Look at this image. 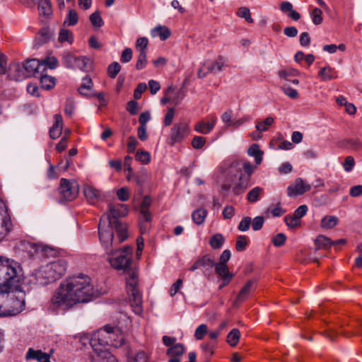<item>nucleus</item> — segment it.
<instances>
[{"mask_svg":"<svg viewBox=\"0 0 362 362\" xmlns=\"http://www.w3.org/2000/svg\"><path fill=\"white\" fill-rule=\"evenodd\" d=\"M132 177L134 179L137 185L143 187L148 180V173L146 169H142L139 173L132 174Z\"/></svg>","mask_w":362,"mask_h":362,"instance_id":"e433bc0d","label":"nucleus"},{"mask_svg":"<svg viewBox=\"0 0 362 362\" xmlns=\"http://www.w3.org/2000/svg\"><path fill=\"white\" fill-rule=\"evenodd\" d=\"M286 224L289 228H295L300 224V221L293 215L292 216H287L284 218Z\"/></svg>","mask_w":362,"mask_h":362,"instance_id":"052dcab7","label":"nucleus"},{"mask_svg":"<svg viewBox=\"0 0 362 362\" xmlns=\"http://www.w3.org/2000/svg\"><path fill=\"white\" fill-rule=\"evenodd\" d=\"M283 92L292 99H296L298 98V93L296 89L292 88L288 84H284L281 87Z\"/></svg>","mask_w":362,"mask_h":362,"instance_id":"864d4df0","label":"nucleus"},{"mask_svg":"<svg viewBox=\"0 0 362 362\" xmlns=\"http://www.w3.org/2000/svg\"><path fill=\"white\" fill-rule=\"evenodd\" d=\"M208 328L207 326L204 324L200 325L195 330L194 337L197 340H201L203 339L204 336L207 333Z\"/></svg>","mask_w":362,"mask_h":362,"instance_id":"4d7b16f0","label":"nucleus"},{"mask_svg":"<svg viewBox=\"0 0 362 362\" xmlns=\"http://www.w3.org/2000/svg\"><path fill=\"white\" fill-rule=\"evenodd\" d=\"M132 58V50L131 48H125L121 55L120 60L122 63L129 62Z\"/></svg>","mask_w":362,"mask_h":362,"instance_id":"69168bd1","label":"nucleus"},{"mask_svg":"<svg viewBox=\"0 0 362 362\" xmlns=\"http://www.w3.org/2000/svg\"><path fill=\"white\" fill-rule=\"evenodd\" d=\"M274 118L272 117H267L263 122H259L256 124V129L259 132H265L268 129V126H271L274 123Z\"/></svg>","mask_w":362,"mask_h":362,"instance_id":"a18cd8bd","label":"nucleus"},{"mask_svg":"<svg viewBox=\"0 0 362 362\" xmlns=\"http://www.w3.org/2000/svg\"><path fill=\"white\" fill-rule=\"evenodd\" d=\"M105 215H103L100 218V220L105 216ZM110 218V215H107ZM111 221V226L110 228L112 231L113 232V228L115 229L116 233H117L119 241L117 242V245L120 244L121 243L124 242L127 238V226L125 223H123L120 222L119 220H112Z\"/></svg>","mask_w":362,"mask_h":362,"instance_id":"9d476101","label":"nucleus"},{"mask_svg":"<svg viewBox=\"0 0 362 362\" xmlns=\"http://www.w3.org/2000/svg\"><path fill=\"white\" fill-rule=\"evenodd\" d=\"M339 218L335 216H326L321 221V227L325 229L333 228L337 225Z\"/></svg>","mask_w":362,"mask_h":362,"instance_id":"473e14b6","label":"nucleus"},{"mask_svg":"<svg viewBox=\"0 0 362 362\" xmlns=\"http://www.w3.org/2000/svg\"><path fill=\"white\" fill-rule=\"evenodd\" d=\"M90 21L94 27L100 28L103 25L104 22L100 16V13L98 11H95L90 16Z\"/></svg>","mask_w":362,"mask_h":362,"instance_id":"79ce46f5","label":"nucleus"},{"mask_svg":"<svg viewBox=\"0 0 362 362\" xmlns=\"http://www.w3.org/2000/svg\"><path fill=\"white\" fill-rule=\"evenodd\" d=\"M147 64V57L146 52H140L138 59L136 64V69L137 70H141L144 69Z\"/></svg>","mask_w":362,"mask_h":362,"instance_id":"09e8293b","label":"nucleus"},{"mask_svg":"<svg viewBox=\"0 0 362 362\" xmlns=\"http://www.w3.org/2000/svg\"><path fill=\"white\" fill-rule=\"evenodd\" d=\"M263 194V189L260 187H255L249 191L247 195V199L249 202L255 203L257 202L261 195Z\"/></svg>","mask_w":362,"mask_h":362,"instance_id":"72a5a7b5","label":"nucleus"},{"mask_svg":"<svg viewBox=\"0 0 362 362\" xmlns=\"http://www.w3.org/2000/svg\"><path fill=\"white\" fill-rule=\"evenodd\" d=\"M136 159L142 163H148L151 160V156L148 152L145 151H139L136 153Z\"/></svg>","mask_w":362,"mask_h":362,"instance_id":"603ef678","label":"nucleus"},{"mask_svg":"<svg viewBox=\"0 0 362 362\" xmlns=\"http://www.w3.org/2000/svg\"><path fill=\"white\" fill-rule=\"evenodd\" d=\"M310 188L311 186L309 184L305 183L302 178L298 177L294 183L288 187V195L289 197L302 195L309 191Z\"/></svg>","mask_w":362,"mask_h":362,"instance_id":"1a4fd4ad","label":"nucleus"},{"mask_svg":"<svg viewBox=\"0 0 362 362\" xmlns=\"http://www.w3.org/2000/svg\"><path fill=\"white\" fill-rule=\"evenodd\" d=\"M286 240L285 234L280 233L276 235L272 239V243L276 247H281L284 245Z\"/></svg>","mask_w":362,"mask_h":362,"instance_id":"bf43d9fd","label":"nucleus"},{"mask_svg":"<svg viewBox=\"0 0 362 362\" xmlns=\"http://www.w3.org/2000/svg\"><path fill=\"white\" fill-rule=\"evenodd\" d=\"M111 221L110 217L105 216L98 225V235L100 243L108 255L110 264L116 269H122L127 272L126 284L127 292L134 313L141 315L143 312L142 296L137 287L138 274L132 270L131 267L132 249L124 247L122 250H117V241L114 240V233L110 228Z\"/></svg>","mask_w":362,"mask_h":362,"instance_id":"f257e3e1","label":"nucleus"},{"mask_svg":"<svg viewBox=\"0 0 362 362\" xmlns=\"http://www.w3.org/2000/svg\"><path fill=\"white\" fill-rule=\"evenodd\" d=\"M247 245V237L245 235H239L237 238L235 243V249L238 252H241L245 250Z\"/></svg>","mask_w":362,"mask_h":362,"instance_id":"8fccbe9b","label":"nucleus"},{"mask_svg":"<svg viewBox=\"0 0 362 362\" xmlns=\"http://www.w3.org/2000/svg\"><path fill=\"white\" fill-rule=\"evenodd\" d=\"M214 265V261L209 255H204L202 257L198 259L189 268V270L191 272H194L202 267H208L209 268L211 269Z\"/></svg>","mask_w":362,"mask_h":362,"instance_id":"aec40b11","label":"nucleus"},{"mask_svg":"<svg viewBox=\"0 0 362 362\" xmlns=\"http://www.w3.org/2000/svg\"><path fill=\"white\" fill-rule=\"evenodd\" d=\"M253 281H248L246 284L243 287L238 293L235 300L233 303L235 306H237L239 303L243 302L247 299L251 291L253 290Z\"/></svg>","mask_w":362,"mask_h":362,"instance_id":"2eb2a0df","label":"nucleus"},{"mask_svg":"<svg viewBox=\"0 0 362 362\" xmlns=\"http://www.w3.org/2000/svg\"><path fill=\"white\" fill-rule=\"evenodd\" d=\"M95 295L90 278L84 274L71 276L61 283L51 303L57 308H70L76 303H86Z\"/></svg>","mask_w":362,"mask_h":362,"instance_id":"7ed1b4c3","label":"nucleus"},{"mask_svg":"<svg viewBox=\"0 0 362 362\" xmlns=\"http://www.w3.org/2000/svg\"><path fill=\"white\" fill-rule=\"evenodd\" d=\"M225 238L222 234L216 233L209 240V245L213 249H218L222 247Z\"/></svg>","mask_w":362,"mask_h":362,"instance_id":"c9c22d12","label":"nucleus"},{"mask_svg":"<svg viewBox=\"0 0 362 362\" xmlns=\"http://www.w3.org/2000/svg\"><path fill=\"white\" fill-rule=\"evenodd\" d=\"M40 78V85L43 89L49 90L55 85V78L42 73L38 76Z\"/></svg>","mask_w":362,"mask_h":362,"instance_id":"2f4dec72","label":"nucleus"},{"mask_svg":"<svg viewBox=\"0 0 362 362\" xmlns=\"http://www.w3.org/2000/svg\"><path fill=\"white\" fill-rule=\"evenodd\" d=\"M117 195L118 197V199L122 202H125L128 200L129 197L128 189L127 187H122L119 189L117 192Z\"/></svg>","mask_w":362,"mask_h":362,"instance_id":"0e129e2a","label":"nucleus"},{"mask_svg":"<svg viewBox=\"0 0 362 362\" xmlns=\"http://www.w3.org/2000/svg\"><path fill=\"white\" fill-rule=\"evenodd\" d=\"M38 11L40 15L49 16L52 13L49 0H38Z\"/></svg>","mask_w":362,"mask_h":362,"instance_id":"c756f323","label":"nucleus"},{"mask_svg":"<svg viewBox=\"0 0 362 362\" xmlns=\"http://www.w3.org/2000/svg\"><path fill=\"white\" fill-rule=\"evenodd\" d=\"M299 72L294 69H282L279 71L278 76L281 78H284L286 80L287 79L288 76H294L298 75Z\"/></svg>","mask_w":362,"mask_h":362,"instance_id":"3c124183","label":"nucleus"},{"mask_svg":"<svg viewBox=\"0 0 362 362\" xmlns=\"http://www.w3.org/2000/svg\"><path fill=\"white\" fill-rule=\"evenodd\" d=\"M10 73L8 76L11 79L15 81H21L25 77H28L26 76V73L25 70H22L19 64H14L11 65L9 68Z\"/></svg>","mask_w":362,"mask_h":362,"instance_id":"6ab92c4d","label":"nucleus"},{"mask_svg":"<svg viewBox=\"0 0 362 362\" xmlns=\"http://www.w3.org/2000/svg\"><path fill=\"white\" fill-rule=\"evenodd\" d=\"M322 11L318 8H315L313 11L310 13L312 21L313 23L317 25L322 23Z\"/></svg>","mask_w":362,"mask_h":362,"instance_id":"49530a36","label":"nucleus"},{"mask_svg":"<svg viewBox=\"0 0 362 362\" xmlns=\"http://www.w3.org/2000/svg\"><path fill=\"white\" fill-rule=\"evenodd\" d=\"M41 64H44L45 70L46 69V66L54 69L57 66L58 61L55 57H47L41 61Z\"/></svg>","mask_w":362,"mask_h":362,"instance_id":"13d9d810","label":"nucleus"},{"mask_svg":"<svg viewBox=\"0 0 362 362\" xmlns=\"http://www.w3.org/2000/svg\"><path fill=\"white\" fill-rule=\"evenodd\" d=\"M83 193L87 200L92 204H95L100 196V191L90 185L84 187Z\"/></svg>","mask_w":362,"mask_h":362,"instance_id":"a211bd4d","label":"nucleus"},{"mask_svg":"<svg viewBox=\"0 0 362 362\" xmlns=\"http://www.w3.org/2000/svg\"><path fill=\"white\" fill-rule=\"evenodd\" d=\"M332 240L325 236V235H318L315 239V250H320L322 248L327 249L332 246Z\"/></svg>","mask_w":362,"mask_h":362,"instance_id":"7c9ffc66","label":"nucleus"},{"mask_svg":"<svg viewBox=\"0 0 362 362\" xmlns=\"http://www.w3.org/2000/svg\"><path fill=\"white\" fill-rule=\"evenodd\" d=\"M52 353V351L49 354L43 353L41 350H34L30 348L25 355V358L29 359H37L39 362H49V358Z\"/></svg>","mask_w":362,"mask_h":362,"instance_id":"4468645a","label":"nucleus"},{"mask_svg":"<svg viewBox=\"0 0 362 362\" xmlns=\"http://www.w3.org/2000/svg\"><path fill=\"white\" fill-rule=\"evenodd\" d=\"M51 34L49 29L48 28H42L36 36L35 47H39L44 45L49 40Z\"/></svg>","mask_w":362,"mask_h":362,"instance_id":"b1692460","label":"nucleus"},{"mask_svg":"<svg viewBox=\"0 0 362 362\" xmlns=\"http://www.w3.org/2000/svg\"><path fill=\"white\" fill-rule=\"evenodd\" d=\"M120 70H121L120 64L117 62H114L108 66L107 74L110 78H115L117 76V75L119 74Z\"/></svg>","mask_w":362,"mask_h":362,"instance_id":"c03bdc74","label":"nucleus"},{"mask_svg":"<svg viewBox=\"0 0 362 362\" xmlns=\"http://www.w3.org/2000/svg\"><path fill=\"white\" fill-rule=\"evenodd\" d=\"M333 69L329 66H325L320 69L319 76L322 81H329L334 78L332 74Z\"/></svg>","mask_w":362,"mask_h":362,"instance_id":"37998d69","label":"nucleus"},{"mask_svg":"<svg viewBox=\"0 0 362 362\" xmlns=\"http://www.w3.org/2000/svg\"><path fill=\"white\" fill-rule=\"evenodd\" d=\"M55 122L49 129V136L52 139H57L62 132L63 120L61 115H54Z\"/></svg>","mask_w":362,"mask_h":362,"instance_id":"dca6fc26","label":"nucleus"},{"mask_svg":"<svg viewBox=\"0 0 362 362\" xmlns=\"http://www.w3.org/2000/svg\"><path fill=\"white\" fill-rule=\"evenodd\" d=\"M151 34L153 37L159 36L161 40H165L170 37L171 33L168 28L158 25L151 30Z\"/></svg>","mask_w":362,"mask_h":362,"instance_id":"393cba45","label":"nucleus"},{"mask_svg":"<svg viewBox=\"0 0 362 362\" xmlns=\"http://www.w3.org/2000/svg\"><path fill=\"white\" fill-rule=\"evenodd\" d=\"M148 45V40L146 37H141L136 40V48L140 52H146Z\"/></svg>","mask_w":362,"mask_h":362,"instance_id":"5fc2aeb1","label":"nucleus"},{"mask_svg":"<svg viewBox=\"0 0 362 362\" xmlns=\"http://www.w3.org/2000/svg\"><path fill=\"white\" fill-rule=\"evenodd\" d=\"M251 224V218L249 216L244 217L238 225V230L241 231H247Z\"/></svg>","mask_w":362,"mask_h":362,"instance_id":"e2e57ef3","label":"nucleus"},{"mask_svg":"<svg viewBox=\"0 0 362 362\" xmlns=\"http://www.w3.org/2000/svg\"><path fill=\"white\" fill-rule=\"evenodd\" d=\"M24 278L21 264L16 260L0 257V304L1 317L13 316L21 313L25 305V293L20 282Z\"/></svg>","mask_w":362,"mask_h":362,"instance_id":"f03ea898","label":"nucleus"},{"mask_svg":"<svg viewBox=\"0 0 362 362\" xmlns=\"http://www.w3.org/2000/svg\"><path fill=\"white\" fill-rule=\"evenodd\" d=\"M168 94L171 97V103L177 105L183 100L185 96V92L183 88L175 90L173 87L170 86L168 88Z\"/></svg>","mask_w":362,"mask_h":362,"instance_id":"4be33fe9","label":"nucleus"},{"mask_svg":"<svg viewBox=\"0 0 362 362\" xmlns=\"http://www.w3.org/2000/svg\"><path fill=\"white\" fill-rule=\"evenodd\" d=\"M247 153L250 156L255 157V163L259 165L262 161L263 151L259 148V146L257 144H253L247 150Z\"/></svg>","mask_w":362,"mask_h":362,"instance_id":"cd10ccee","label":"nucleus"},{"mask_svg":"<svg viewBox=\"0 0 362 362\" xmlns=\"http://www.w3.org/2000/svg\"><path fill=\"white\" fill-rule=\"evenodd\" d=\"M92 67V62L86 57H76L74 62V69L78 68L83 71H88Z\"/></svg>","mask_w":362,"mask_h":362,"instance_id":"a878e982","label":"nucleus"},{"mask_svg":"<svg viewBox=\"0 0 362 362\" xmlns=\"http://www.w3.org/2000/svg\"><path fill=\"white\" fill-rule=\"evenodd\" d=\"M224 66L223 57H219L216 61L206 60L203 63V66H206L209 74H215L216 71H221Z\"/></svg>","mask_w":362,"mask_h":362,"instance_id":"f3484780","label":"nucleus"},{"mask_svg":"<svg viewBox=\"0 0 362 362\" xmlns=\"http://www.w3.org/2000/svg\"><path fill=\"white\" fill-rule=\"evenodd\" d=\"M60 202H69L74 199L78 193V186L74 181L62 178L59 187Z\"/></svg>","mask_w":362,"mask_h":362,"instance_id":"20e7f679","label":"nucleus"},{"mask_svg":"<svg viewBox=\"0 0 362 362\" xmlns=\"http://www.w3.org/2000/svg\"><path fill=\"white\" fill-rule=\"evenodd\" d=\"M188 126L185 123L176 124L171 129L170 137L174 142L180 141L185 136Z\"/></svg>","mask_w":362,"mask_h":362,"instance_id":"ddd939ff","label":"nucleus"},{"mask_svg":"<svg viewBox=\"0 0 362 362\" xmlns=\"http://www.w3.org/2000/svg\"><path fill=\"white\" fill-rule=\"evenodd\" d=\"M93 86L92 79L86 76L83 78V82L78 88V93L82 95L88 96L90 95Z\"/></svg>","mask_w":362,"mask_h":362,"instance_id":"bb28decb","label":"nucleus"},{"mask_svg":"<svg viewBox=\"0 0 362 362\" xmlns=\"http://www.w3.org/2000/svg\"><path fill=\"white\" fill-rule=\"evenodd\" d=\"M108 207L110 214H105L104 215H110L112 220H118L119 217H124L128 214L127 206L124 204L114 205L110 204Z\"/></svg>","mask_w":362,"mask_h":362,"instance_id":"9b49d317","label":"nucleus"},{"mask_svg":"<svg viewBox=\"0 0 362 362\" xmlns=\"http://www.w3.org/2000/svg\"><path fill=\"white\" fill-rule=\"evenodd\" d=\"M214 267L215 272L224 281V284H229L234 274L229 272L227 264L214 262Z\"/></svg>","mask_w":362,"mask_h":362,"instance_id":"f8f14e48","label":"nucleus"},{"mask_svg":"<svg viewBox=\"0 0 362 362\" xmlns=\"http://www.w3.org/2000/svg\"><path fill=\"white\" fill-rule=\"evenodd\" d=\"M212 124H209L208 122L200 121L194 126L196 132L203 134H207L212 130Z\"/></svg>","mask_w":362,"mask_h":362,"instance_id":"58836bf2","label":"nucleus"},{"mask_svg":"<svg viewBox=\"0 0 362 362\" xmlns=\"http://www.w3.org/2000/svg\"><path fill=\"white\" fill-rule=\"evenodd\" d=\"M237 15L240 18H245L248 23L253 22L250 9L247 7H240L237 12Z\"/></svg>","mask_w":362,"mask_h":362,"instance_id":"de8ad7c7","label":"nucleus"},{"mask_svg":"<svg viewBox=\"0 0 362 362\" xmlns=\"http://www.w3.org/2000/svg\"><path fill=\"white\" fill-rule=\"evenodd\" d=\"M264 222V218L263 216H256L252 223V229L254 230H259L262 228V226Z\"/></svg>","mask_w":362,"mask_h":362,"instance_id":"680f3d73","label":"nucleus"},{"mask_svg":"<svg viewBox=\"0 0 362 362\" xmlns=\"http://www.w3.org/2000/svg\"><path fill=\"white\" fill-rule=\"evenodd\" d=\"M220 171L223 177L228 181L229 179L233 178L234 182L237 177L240 178L242 173L240 169L238 167V165L235 163L225 162L220 166Z\"/></svg>","mask_w":362,"mask_h":362,"instance_id":"423d86ee","label":"nucleus"},{"mask_svg":"<svg viewBox=\"0 0 362 362\" xmlns=\"http://www.w3.org/2000/svg\"><path fill=\"white\" fill-rule=\"evenodd\" d=\"M46 268L47 265L42 266L33 273L32 276L35 284L40 286H45L54 281L53 276L51 273L47 272Z\"/></svg>","mask_w":362,"mask_h":362,"instance_id":"6e6552de","label":"nucleus"},{"mask_svg":"<svg viewBox=\"0 0 362 362\" xmlns=\"http://www.w3.org/2000/svg\"><path fill=\"white\" fill-rule=\"evenodd\" d=\"M174 115H175L174 108L173 107L169 108L165 116L164 121H163L165 126H170L172 124Z\"/></svg>","mask_w":362,"mask_h":362,"instance_id":"774afa93","label":"nucleus"},{"mask_svg":"<svg viewBox=\"0 0 362 362\" xmlns=\"http://www.w3.org/2000/svg\"><path fill=\"white\" fill-rule=\"evenodd\" d=\"M46 265L47 272L51 273L54 281L60 279L65 274L67 269L66 261L63 259L49 262Z\"/></svg>","mask_w":362,"mask_h":362,"instance_id":"39448f33","label":"nucleus"},{"mask_svg":"<svg viewBox=\"0 0 362 362\" xmlns=\"http://www.w3.org/2000/svg\"><path fill=\"white\" fill-rule=\"evenodd\" d=\"M78 17L76 11L74 9H69L64 24H67L69 26H73L78 23Z\"/></svg>","mask_w":362,"mask_h":362,"instance_id":"ea45409f","label":"nucleus"},{"mask_svg":"<svg viewBox=\"0 0 362 362\" xmlns=\"http://www.w3.org/2000/svg\"><path fill=\"white\" fill-rule=\"evenodd\" d=\"M185 350L186 348L183 344L177 343L167 349L166 355L180 358L185 354Z\"/></svg>","mask_w":362,"mask_h":362,"instance_id":"5701e85b","label":"nucleus"},{"mask_svg":"<svg viewBox=\"0 0 362 362\" xmlns=\"http://www.w3.org/2000/svg\"><path fill=\"white\" fill-rule=\"evenodd\" d=\"M151 204V197L149 196H145L140 206V212L142 216V218L146 222H150L151 221V215L148 210Z\"/></svg>","mask_w":362,"mask_h":362,"instance_id":"412c9836","label":"nucleus"},{"mask_svg":"<svg viewBox=\"0 0 362 362\" xmlns=\"http://www.w3.org/2000/svg\"><path fill=\"white\" fill-rule=\"evenodd\" d=\"M147 86L144 83H140L137 85L134 92V97L135 99H139L141 97V94L146 90Z\"/></svg>","mask_w":362,"mask_h":362,"instance_id":"338daca9","label":"nucleus"},{"mask_svg":"<svg viewBox=\"0 0 362 362\" xmlns=\"http://www.w3.org/2000/svg\"><path fill=\"white\" fill-rule=\"evenodd\" d=\"M58 40L60 42H67L72 44L74 41L73 34L69 30L62 28L59 33Z\"/></svg>","mask_w":362,"mask_h":362,"instance_id":"4c0bfd02","label":"nucleus"},{"mask_svg":"<svg viewBox=\"0 0 362 362\" xmlns=\"http://www.w3.org/2000/svg\"><path fill=\"white\" fill-rule=\"evenodd\" d=\"M207 216V211L203 208H199L193 211L192 219L197 225H202Z\"/></svg>","mask_w":362,"mask_h":362,"instance_id":"c85d7f7f","label":"nucleus"},{"mask_svg":"<svg viewBox=\"0 0 362 362\" xmlns=\"http://www.w3.org/2000/svg\"><path fill=\"white\" fill-rule=\"evenodd\" d=\"M23 69L28 77H38L45 71L44 64H41V62L36 59L27 60L23 64Z\"/></svg>","mask_w":362,"mask_h":362,"instance_id":"0eeeda50","label":"nucleus"},{"mask_svg":"<svg viewBox=\"0 0 362 362\" xmlns=\"http://www.w3.org/2000/svg\"><path fill=\"white\" fill-rule=\"evenodd\" d=\"M76 57L70 52H66L62 57V62L66 68L74 69Z\"/></svg>","mask_w":362,"mask_h":362,"instance_id":"a19ab883","label":"nucleus"},{"mask_svg":"<svg viewBox=\"0 0 362 362\" xmlns=\"http://www.w3.org/2000/svg\"><path fill=\"white\" fill-rule=\"evenodd\" d=\"M240 337V332L239 329L234 328L233 329L227 336V342L231 346H235Z\"/></svg>","mask_w":362,"mask_h":362,"instance_id":"f704fd0d","label":"nucleus"},{"mask_svg":"<svg viewBox=\"0 0 362 362\" xmlns=\"http://www.w3.org/2000/svg\"><path fill=\"white\" fill-rule=\"evenodd\" d=\"M206 144V139L201 136H196L192 141V146L195 149L202 148Z\"/></svg>","mask_w":362,"mask_h":362,"instance_id":"6e6d98bb","label":"nucleus"}]
</instances>
